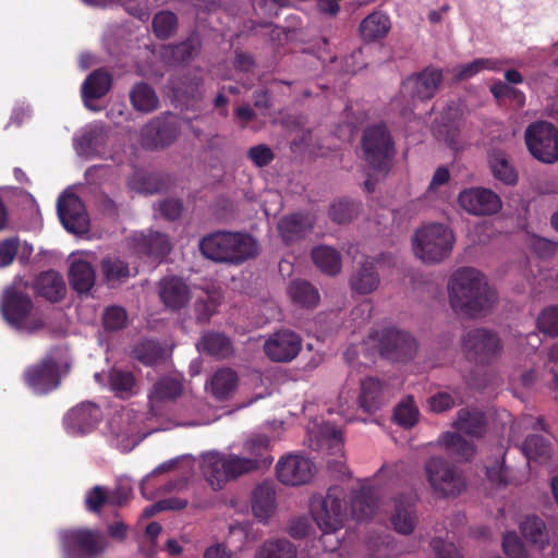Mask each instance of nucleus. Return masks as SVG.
<instances>
[{"label": "nucleus", "instance_id": "29", "mask_svg": "<svg viewBox=\"0 0 558 558\" xmlns=\"http://www.w3.org/2000/svg\"><path fill=\"white\" fill-rule=\"evenodd\" d=\"M453 427L466 435L481 437L485 433V417L476 409H461L457 413Z\"/></svg>", "mask_w": 558, "mask_h": 558}, {"label": "nucleus", "instance_id": "58", "mask_svg": "<svg viewBox=\"0 0 558 558\" xmlns=\"http://www.w3.org/2000/svg\"><path fill=\"white\" fill-rule=\"evenodd\" d=\"M109 497L104 487L95 486L90 489L85 498L86 508L92 512H99L102 506L108 501Z\"/></svg>", "mask_w": 558, "mask_h": 558}, {"label": "nucleus", "instance_id": "5", "mask_svg": "<svg viewBox=\"0 0 558 558\" xmlns=\"http://www.w3.org/2000/svg\"><path fill=\"white\" fill-rule=\"evenodd\" d=\"M252 465V461L241 453L207 452L202 456V472L215 490L221 489L230 480L256 472Z\"/></svg>", "mask_w": 558, "mask_h": 558}, {"label": "nucleus", "instance_id": "59", "mask_svg": "<svg viewBox=\"0 0 558 558\" xmlns=\"http://www.w3.org/2000/svg\"><path fill=\"white\" fill-rule=\"evenodd\" d=\"M486 475L493 484L506 485L508 483V472L504 465V453H501L500 460H496L493 464L486 466Z\"/></svg>", "mask_w": 558, "mask_h": 558}, {"label": "nucleus", "instance_id": "24", "mask_svg": "<svg viewBox=\"0 0 558 558\" xmlns=\"http://www.w3.org/2000/svg\"><path fill=\"white\" fill-rule=\"evenodd\" d=\"M441 82V71L434 68H426L415 77L409 78L404 86L410 88L416 98L429 99L436 94Z\"/></svg>", "mask_w": 558, "mask_h": 558}, {"label": "nucleus", "instance_id": "55", "mask_svg": "<svg viewBox=\"0 0 558 558\" xmlns=\"http://www.w3.org/2000/svg\"><path fill=\"white\" fill-rule=\"evenodd\" d=\"M20 240L17 236L7 238L0 241V267L11 265L19 252Z\"/></svg>", "mask_w": 558, "mask_h": 558}, {"label": "nucleus", "instance_id": "43", "mask_svg": "<svg viewBox=\"0 0 558 558\" xmlns=\"http://www.w3.org/2000/svg\"><path fill=\"white\" fill-rule=\"evenodd\" d=\"M109 385L120 398H130L137 393L136 380L128 371L112 369L109 373Z\"/></svg>", "mask_w": 558, "mask_h": 558}, {"label": "nucleus", "instance_id": "54", "mask_svg": "<svg viewBox=\"0 0 558 558\" xmlns=\"http://www.w3.org/2000/svg\"><path fill=\"white\" fill-rule=\"evenodd\" d=\"M502 547L505 554L509 558H530L525 547L513 532L507 533L504 536Z\"/></svg>", "mask_w": 558, "mask_h": 558}, {"label": "nucleus", "instance_id": "19", "mask_svg": "<svg viewBox=\"0 0 558 558\" xmlns=\"http://www.w3.org/2000/svg\"><path fill=\"white\" fill-rule=\"evenodd\" d=\"M101 418L100 409L90 402L81 403L69 411L64 423L72 434L90 432Z\"/></svg>", "mask_w": 558, "mask_h": 558}, {"label": "nucleus", "instance_id": "25", "mask_svg": "<svg viewBox=\"0 0 558 558\" xmlns=\"http://www.w3.org/2000/svg\"><path fill=\"white\" fill-rule=\"evenodd\" d=\"M182 383L178 379L166 377L158 380L149 396V407L154 414L159 412L162 403L175 400L182 395Z\"/></svg>", "mask_w": 558, "mask_h": 558}, {"label": "nucleus", "instance_id": "45", "mask_svg": "<svg viewBox=\"0 0 558 558\" xmlns=\"http://www.w3.org/2000/svg\"><path fill=\"white\" fill-rule=\"evenodd\" d=\"M490 169L496 179L505 184H515L518 174L513 166L510 163L508 157L502 151H495L489 158Z\"/></svg>", "mask_w": 558, "mask_h": 558}, {"label": "nucleus", "instance_id": "1", "mask_svg": "<svg viewBox=\"0 0 558 558\" xmlns=\"http://www.w3.org/2000/svg\"><path fill=\"white\" fill-rule=\"evenodd\" d=\"M448 296L451 308L468 317L485 315L496 302L495 291L485 277L472 267L460 268L451 275Z\"/></svg>", "mask_w": 558, "mask_h": 558}, {"label": "nucleus", "instance_id": "52", "mask_svg": "<svg viewBox=\"0 0 558 558\" xmlns=\"http://www.w3.org/2000/svg\"><path fill=\"white\" fill-rule=\"evenodd\" d=\"M537 328L549 337L558 336V306H548L541 312Z\"/></svg>", "mask_w": 558, "mask_h": 558}, {"label": "nucleus", "instance_id": "11", "mask_svg": "<svg viewBox=\"0 0 558 558\" xmlns=\"http://www.w3.org/2000/svg\"><path fill=\"white\" fill-rule=\"evenodd\" d=\"M377 341L380 354L391 361H409L417 352L416 340L409 332L395 328L381 330Z\"/></svg>", "mask_w": 558, "mask_h": 558}, {"label": "nucleus", "instance_id": "47", "mask_svg": "<svg viewBox=\"0 0 558 558\" xmlns=\"http://www.w3.org/2000/svg\"><path fill=\"white\" fill-rule=\"evenodd\" d=\"M178 27V19L170 11L158 12L153 20L155 35L160 39H167L174 35Z\"/></svg>", "mask_w": 558, "mask_h": 558}, {"label": "nucleus", "instance_id": "3", "mask_svg": "<svg viewBox=\"0 0 558 558\" xmlns=\"http://www.w3.org/2000/svg\"><path fill=\"white\" fill-rule=\"evenodd\" d=\"M456 235L444 223H428L418 228L412 238L414 256L426 265L440 264L452 253Z\"/></svg>", "mask_w": 558, "mask_h": 558}, {"label": "nucleus", "instance_id": "12", "mask_svg": "<svg viewBox=\"0 0 558 558\" xmlns=\"http://www.w3.org/2000/svg\"><path fill=\"white\" fill-rule=\"evenodd\" d=\"M462 350L469 359L488 363L501 353L502 344L495 332L486 329H473L463 337Z\"/></svg>", "mask_w": 558, "mask_h": 558}, {"label": "nucleus", "instance_id": "63", "mask_svg": "<svg viewBox=\"0 0 558 558\" xmlns=\"http://www.w3.org/2000/svg\"><path fill=\"white\" fill-rule=\"evenodd\" d=\"M195 307L197 312V319L201 322H207L216 311L217 304L210 296L207 295L206 300H197Z\"/></svg>", "mask_w": 558, "mask_h": 558}, {"label": "nucleus", "instance_id": "38", "mask_svg": "<svg viewBox=\"0 0 558 558\" xmlns=\"http://www.w3.org/2000/svg\"><path fill=\"white\" fill-rule=\"evenodd\" d=\"M312 258L316 267L326 275L335 276L341 270L339 253L327 245H320L312 251Z\"/></svg>", "mask_w": 558, "mask_h": 558}, {"label": "nucleus", "instance_id": "21", "mask_svg": "<svg viewBox=\"0 0 558 558\" xmlns=\"http://www.w3.org/2000/svg\"><path fill=\"white\" fill-rule=\"evenodd\" d=\"M252 512L258 522L266 523L277 509L276 490L271 483L264 482L252 492Z\"/></svg>", "mask_w": 558, "mask_h": 558}, {"label": "nucleus", "instance_id": "42", "mask_svg": "<svg viewBox=\"0 0 558 558\" xmlns=\"http://www.w3.org/2000/svg\"><path fill=\"white\" fill-rule=\"evenodd\" d=\"M502 62L498 59L494 58H480L475 59L472 62L466 64H462L456 66L453 69L454 78L457 81H465L482 71H499L501 69Z\"/></svg>", "mask_w": 558, "mask_h": 558}, {"label": "nucleus", "instance_id": "35", "mask_svg": "<svg viewBox=\"0 0 558 558\" xmlns=\"http://www.w3.org/2000/svg\"><path fill=\"white\" fill-rule=\"evenodd\" d=\"M134 241L137 250L148 256L163 257L171 250L169 239L160 232H149L147 235L141 234L135 236Z\"/></svg>", "mask_w": 558, "mask_h": 558}, {"label": "nucleus", "instance_id": "4", "mask_svg": "<svg viewBox=\"0 0 558 558\" xmlns=\"http://www.w3.org/2000/svg\"><path fill=\"white\" fill-rule=\"evenodd\" d=\"M1 311L5 320L17 330L33 333L45 327L44 315L34 307L31 296L14 287L4 291Z\"/></svg>", "mask_w": 558, "mask_h": 558}, {"label": "nucleus", "instance_id": "13", "mask_svg": "<svg viewBox=\"0 0 558 558\" xmlns=\"http://www.w3.org/2000/svg\"><path fill=\"white\" fill-rule=\"evenodd\" d=\"M315 471L312 460L302 454H284L276 464L277 478L286 486H301L308 483L314 477Z\"/></svg>", "mask_w": 558, "mask_h": 558}, {"label": "nucleus", "instance_id": "18", "mask_svg": "<svg viewBox=\"0 0 558 558\" xmlns=\"http://www.w3.org/2000/svg\"><path fill=\"white\" fill-rule=\"evenodd\" d=\"M389 519L396 532L403 535L411 534L417 524L414 499L404 495L393 498Z\"/></svg>", "mask_w": 558, "mask_h": 558}, {"label": "nucleus", "instance_id": "60", "mask_svg": "<svg viewBox=\"0 0 558 558\" xmlns=\"http://www.w3.org/2000/svg\"><path fill=\"white\" fill-rule=\"evenodd\" d=\"M247 155L257 167L268 166L274 160L271 149L265 145H257L250 148Z\"/></svg>", "mask_w": 558, "mask_h": 558}, {"label": "nucleus", "instance_id": "20", "mask_svg": "<svg viewBox=\"0 0 558 558\" xmlns=\"http://www.w3.org/2000/svg\"><path fill=\"white\" fill-rule=\"evenodd\" d=\"M65 544L71 555L82 553L93 557L101 553L106 547L104 537L92 531H74L65 536Z\"/></svg>", "mask_w": 558, "mask_h": 558}, {"label": "nucleus", "instance_id": "28", "mask_svg": "<svg viewBox=\"0 0 558 558\" xmlns=\"http://www.w3.org/2000/svg\"><path fill=\"white\" fill-rule=\"evenodd\" d=\"M197 349L218 360L227 359L233 353L230 339L220 332L205 333L197 342Z\"/></svg>", "mask_w": 558, "mask_h": 558}, {"label": "nucleus", "instance_id": "15", "mask_svg": "<svg viewBox=\"0 0 558 558\" xmlns=\"http://www.w3.org/2000/svg\"><path fill=\"white\" fill-rule=\"evenodd\" d=\"M302 350V338L290 329H281L269 335L264 342L266 356L276 363H289Z\"/></svg>", "mask_w": 558, "mask_h": 558}, {"label": "nucleus", "instance_id": "46", "mask_svg": "<svg viewBox=\"0 0 558 558\" xmlns=\"http://www.w3.org/2000/svg\"><path fill=\"white\" fill-rule=\"evenodd\" d=\"M378 508V500L368 489H362L352 498V512L357 520L372 518Z\"/></svg>", "mask_w": 558, "mask_h": 558}, {"label": "nucleus", "instance_id": "2", "mask_svg": "<svg viewBox=\"0 0 558 558\" xmlns=\"http://www.w3.org/2000/svg\"><path fill=\"white\" fill-rule=\"evenodd\" d=\"M202 254L214 262L240 264L255 257L257 242L240 232H216L204 236L199 242Z\"/></svg>", "mask_w": 558, "mask_h": 558}, {"label": "nucleus", "instance_id": "26", "mask_svg": "<svg viewBox=\"0 0 558 558\" xmlns=\"http://www.w3.org/2000/svg\"><path fill=\"white\" fill-rule=\"evenodd\" d=\"M69 281L76 292L87 293L96 281L95 268L89 262L81 257H75L70 266Z\"/></svg>", "mask_w": 558, "mask_h": 558}, {"label": "nucleus", "instance_id": "53", "mask_svg": "<svg viewBox=\"0 0 558 558\" xmlns=\"http://www.w3.org/2000/svg\"><path fill=\"white\" fill-rule=\"evenodd\" d=\"M201 48V40L197 35L190 36L185 41L173 48V56L184 62L197 54Z\"/></svg>", "mask_w": 558, "mask_h": 558}, {"label": "nucleus", "instance_id": "14", "mask_svg": "<svg viewBox=\"0 0 558 558\" xmlns=\"http://www.w3.org/2000/svg\"><path fill=\"white\" fill-rule=\"evenodd\" d=\"M459 206L473 216H490L497 214L502 202L498 194L486 187H468L458 195Z\"/></svg>", "mask_w": 558, "mask_h": 558}, {"label": "nucleus", "instance_id": "62", "mask_svg": "<svg viewBox=\"0 0 558 558\" xmlns=\"http://www.w3.org/2000/svg\"><path fill=\"white\" fill-rule=\"evenodd\" d=\"M453 405L454 399L447 392H438L429 398V407L437 413L450 410Z\"/></svg>", "mask_w": 558, "mask_h": 558}, {"label": "nucleus", "instance_id": "64", "mask_svg": "<svg viewBox=\"0 0 558 558\" xmlns=\"http://www.w3.org/2000/svg\"><path fill=\"white\" fill-rule=\"evenodd\" d=\"M157 131L158 138L155 141V146H165L171 143L175 138V133L172 130H169L168 126H163L162 129L157 126L155 123L147 125L145 132Z\"/></svg>", "mask_w": 558, "mask_h": 558}, {"label": "nucleus", "instance_id": "31", "mask_svg": "<svg viewBox=\"0 0 558 558\" xmlns=\"http://www.w3.org/2000/svg\"><path fill=\"white\" fill-rule=\"evenodd\" d=\"M387 389L374 377H367L361 381V393L359 402L365 412L376 410L384 401Z\"/></svg>", "mask_w": 558, "mask_h": 558}, {"label": "nucleus", "instance_id": "8", "mask_svg": "<svg viewBox=\"0 0 558 558\" xmlns=\"http://www.w3.org/2000/svg\"><path fill=\"white\" fill-rule=\"evenodd\" d=\"M425 477L439 498L457 497L466 488L463 473L446 459L430 457L424 464Z\"/></svg>", "mask_w": 558, "mask_h": 558}, {"label": "nucleus", "instance_id": "7", "mask_svg": "<svg viewBox=\"0 0 558 558\" xmlns=\"http://www.w3.org/2000/svg\"><path fill=\"white\" fill-rule=\"evenodd\" d=\"M344 496L340 487L333 486L325 495L316 494L311 497V515L324 534L335 533L343 526Z\"/></svg>", "mask_w": 558, "mask_h": 558}, {"label": "nucleus", "instance_id": "50", "mask_svg": "<svg viewBox=\"0 0 558 558\" xmlns=\"http://www.w3.org/2000/svg\"><path fill=\"white\" fill-rule=\"evenodd\" d=\"M523 450L529 459L545 461L550 457V446L541 436H530L523 442Z\"/></svg>", "mask_w": 558, "mask_h": 558}, {"label": "nucleus", "instance_id": "49", "mask_svg": "<svg viewBox=\"0 0 558 558\" xmlns=\"http://www.w3.org/2000/svg\"><path fill=\"white\" fill-rule=\"evenodd\" d=\"M134 357L147 366L157 364L163 357V350L154 341H145L133 350Z\"/></svg>", "mask_w": 558, "mask_h": 558}, {"label": "nucleus", "instance_id": "6", "mask_svg": "<svg viewBox=\"0 0 558 558\" xmlns=\"http://www.w3.org/2000/svg\"><path fill=\"white\" fill-rule=\"evenodd\" d=\"M70 368L65 350L52 349L40 362L27 367L24 380L37 393H47L59 387L61 377Z\"/></svg>", "mask_w": 558, "mask_h": 558}, {"label": "nucleus", "instance_id": "51", "mask_svg": "<svg viewBox=\"0 0 558 558\" xmlns=\"http://www.w3.org/2000/svg\"><path fill=\"white\" fill-rule=\"evenodd\" d=\"M418 411L413 399L408 397L402 400L395 410V420L398 424L411 427L417 422Z\"/></svg>", "mask_w": 558, "mask_h": 558}, {"label": "nucleus", "instance_id": "30", "mask_svg": "<svg viewBox=\"0 0 558 558\" xmlns=\"http://www.w3.org/2000/svg\"><path fill=\"white\" fill-rule=\"evenodd\" d=\"M312 229L311 220L302 215L293 214L281 218L278 222V231L287 243L296 241Z\"/></svg>", "mask_w": 558, "mask_h": 558}, {"label": "nucleus", "instance_id": "57", "mask_svg": "<svg viewBox=\"0 0 558 558\" xmlns=\"http://www.w3.org/2000/svg\"><path fill=\"white\" fill-rule=\"evenodd\" d=\"M126 324V312L119 306L108 307L104 314V325L107 329L118 330Z\"/></svg>", "mask_w": 558, "mask_h": 558}, {"label": "nucleus", "instance_id": "37", "mask_svg": "<svg viewBox=\"0 0 558 558\" xmlns=\"http://www.w3.org/2000/svg\"><path fill=\"white\" fill-rule=\"evenodd\" d=\"M288 293L291 300L302 307L313 308L318 305L320 300L318 290L305 280L291 282Z\"/></svg>", "mask_w": 558, "mask_h": 558}, {"label": "nucleus", "instance_id": "33", "mask_svg": "<svg viewBox=\"0 0 558 558\" xmlns=\"http://www.w3.org/2000/svg\"><path fill=\"white\" fill-rule=\"evenodd\" d=\"M350 284L353 291L360 294H368L377 289L379 277L375 271L374 262L366 259L352 276Z\"/></svg>", "mask_w": 558, "mask_h": 558}, {"label": "nucleus", "instance_id": "9", "mask_svg": "<svg viewBox=\"0 0 558 558\" xmlns=\"http://www.w3.org/2000/svg\"><path fill=\"white\" fill-rule=\"evenodd\" d=\"M363 158L374 171L386 173L395 155L393 141L384 124H374L362 136Z\"/></svg>", "mask_w": 558, "mask_h": 558}, {"label": "nucleus", "instance_id": "40", "mask_svg": "<svg viewBox=\"0 0 558 558\" xmlns=\"http://www.w3.org/2000/svg\"><path fill=\"white\" fill-rule=\"evenodd\" d=\"M522 535L539 549H544L549 544V537L545 523L537 517H527L521 524Z\"/></svg>", "mask_w": 558, "mask_h": 558}, {"label": "nucleus", "instance_id": "61", "mask_svg": "<svg viewBox=\"0 0 558 558\" xmlns=\"http://www.w3.org/2000/svg\"><path fill=\"white\" fill-rule=\"evenodd\" d=\"M432 547L436 553L437 558H463L457 547L450 542L436 538L433 539Z\"/></svg>", "mask_w": 558, "mask_h": 558}, {"label": "nucleus", "instance_id": "48", "mask_svg": "<svg viewBox=\"0 0 558 558\" xmlns=\"http://www.w3.org/2000/svg\"><path fill=\"white\" fill-rule=\"evenodd\" d=\"M102 272L106 281L110 284L121 282L130 276L128 265L120 259L111 257L102 260Z\"/></svg>", "mask_w": 558, "mask_h": 558}, {"label": "nucleus", "instance_id": "36", "mask_svg": "<svg viewBox=\"0 0 558 558\" xmlns=\"http://www.w3.org/2000/svg\"><path fill=\"white\" fill-rule=\"evenodd\" d=\"M390 29V21L383 13H372L360 24V33L366 41H375L385 37Z\"/></svg>", "mask_w": 558, "mask_h": 558}, {"label": "nucleus", "instance_id": "56", "mask_svg": "<svg viewBox=\"0 0 558 558\" xmlns=\"http://www.w3.org/2000/svg\"><path fill=\"white\" fill-rule=\"evenodd\" d=\"M355 213L354 204L348 201H339L331 205L329 215L333 221L344 223L350 221Z\"/></svg>", "mask_w": 558, "mask_h": 558}, {"label": "nucleus", "instance_id": "10", "mask_svg": "<svg viewBox=\"0 0 558 558\" xmlns=\"http://www.w3.org/2000/svg\"><path fill=\"white\" fill-rule=\"evenodd\" d=\"M525 143L531 155L544 163L558 160V129L551 123L538 121L525 130Z\"/></svg>", "mask_w": 558, "mask_h": 558}, {"label": "nucleus", "instance_id": "32", "mask_svg": "<svg viewBox=\"0 0 558 558\" xmlns=\"http://www.w3.org/2000/svg\"><path fill=\"white\" fill-rule=\"evenodd\" d=\"M238 386L236 373L228 367L218 369L210 379L209 391L218 400L228 399Z\"/></svg>", "mask_w": 558, "mask_h": 558}, {"label": "nucleus", "instance_id": "16", "mask_svg": "<svg viewBox=\"0 0 558 558\" xmlns=\"http://www.w3.org/2000/svg\"><path fill=\"white\" fill-rule=\"evenodd\" d=\"M58 215L66 230L84 233L88 230V216L81 198L73 193H64L58 199Z\"/></svg>", "mask_w": 558, "mask_h": 558}, {"label": "nucleus", "instance_id": "17", "mask_svg": "<svg viewBox=\"0 0 558 558\" xmlns=\"http://www.w3.org/2000/svg\"><path fill=\"white\" fill-rule=\"evenodd\" d=\"M158 293L165 307L172 312L183 308L192 299V291L187 283L174 276L159 281Z\"/></svg>", "mask_w": 558, "mask_h": 558}, {"label": "nucleus", "instance_id": "23", "mask_svg": "<svg viewBox=\"0 0 558 558\" xmlns=\"http://www.w3.org/2000/svg\"><path fill=\"white\" fill-rule=\"evenodd\" d=\"M311 446L315 450L328 449L333 454H342V434L330 424H315L310 428Z\"/></svg>", "mask_w": 558, "mask_h": 558}, {"label": "nucleus", "instance_id": "44", "mask_svg": "<svg viewBox=\"0 0 558 558\" xmlns=\"http://www.w3.org/2000/svg\"><path fill=\"white\" fill-rule=\"evenodd\" d=\"M110 75L102 70L94 71L85 80L82 94L85 98L97 99L102 97L110 88Z\"/></svg>", "mask_w": 558, "mask_h": 558}, {"label": "nucleus", "instance_id": "27", "mask_svg": "<svg viewBox=\"0 0 558 558\" xmlns=\"http://www.w3.org/2000/svg\"><path fill=\"white\" fill-rule=\"evenodd\" d=\"M38 295L50 302H59L65 295V283L60 274L53 270L41 272L35 281Z\"/></svg>", "mask_w": 558, "mask_h": 558}, {"label": "nucleus", "instance_id": "41", "mask_svg": "<svg viewBox=\"0 0 558 558\" xmlns=\"http://www.w3.org/2000/svg\"><path fill=\"white\" fill-rule=\"evenodd\" d=\"M130 99L137 111L145 113L156 110L159 104L155 90L146 83L136 84L130 93Z\"/></svg>", "mask_w": 558, "mask_h": 558}, {"label": "nucleus", "instance_id": "22", "mask_svg": "<svg viewBox=\"0 0 558 558\" xmlns=\"http://www.w3.org/2000/svg\"><path fill=\"white\" fill-rule=\"evenodd\" d=\"M241 454L252 461L255 471L268 469L272 463L270 454V439L265 435H257L243 442Z\"/></svg>", "mask_w": 558, "mask_h": 558}, {"label": "nucleus", "instance_id": "39", "mask_svg": "<svg viewBox=\"0 0 558 558\" xmlns=\"http://www.w3.org/2000/svg\"><path fill=\"white\" fill-rule=\"evenodd\" d=\"M298 550L288 539L265 541L256 550L254 558H296Z\"/></svg>", "mask_w": 558, "mask_h": 558}, {"label": "nucleus", "instance_id": "34", "mask_svg": "<svg viewBox=\"0 0 558 558\" xmlns=\"http://www.w3.org/2000/svg\"><path fill=\"white\" fill-rule=\"evenodd\" d=\"M438 445L458 460H470L474 453V445L459 434L446 432L438 438Z\"/></svg>", "mask_w": 558, "mask_h": 558}]
</instances>
